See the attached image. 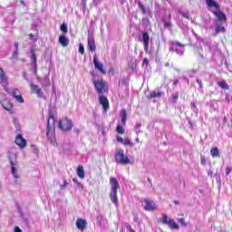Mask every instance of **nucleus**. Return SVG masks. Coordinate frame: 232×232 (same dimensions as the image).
<instances>
[{
  "label": "nucleus",
  "mask_w": 232,
  "mask_h": 232,
  "mask_svg": "<svg viewBox=\"0 0 232 232\" xmlns=\"http://www.w3.org/2000/svg\"><path fill=\"white\" fill-rule=\"evenodd\" d=\"M0 84L4 88L6 93H10V88L8 87V76H6V72L0 67Z\"/></svg>",
  "instance_id": "nucleus-7"
},
{
  "label": "nucleus",
  "mask_w": 232,
  "mask_h": 232,
  "mask_svg": "<svg viewBox=\"0 0 232 232\" xmlns=\"http://www.w3.org/2000/svg\"><path fill=\"white\" fill-rule=\"evenodd\" d=\"M14 126L15 129L19 131L21 130V125H19V123H17V121H14Z\"/></svg>",
  "instance_id": "nucleus-44"
},
{
  "label": "nucleus",
  "mask_w": 232,
  "mask_h": 232,
  "mask_svg": "<svg viewBox=\"0 0 232 232\" xmlns=\"http://www.w3.org/2000/svg\"><path fill=\"white\" fill-rule=\"evenodd\" d=\"M171 99H172V102L174 104H177V101H179V92L172 94Z\"/></svg>",
  "instance_id": "nucleus-31"
},
{
  "label": "nucleus",
  "mask_w": 232,
  "mask_h": 232,
  "mask_svg": "<svg viewBox=\"0 0 232 232\" xmlns=\"http://www.w3.org/2000/svg\"><path fill=\"white\" fill-rule=\"evenodd\" d=\"M128 227H129L130 232H135V230H133V228H131V226L128 225Z\"/></svg>",
  "instance_id": "nucleus-50"
},
{
  "label": "nucleus",
  "mask_w": 232,
  "mask_h": 232,
  "mask_svg": "<svg viewBox=\"0 0 232 232\" xmlns=\"http://www.w3.org/2000/svg\"><path fill=\"white\" fill-rule=\"evenodd\" d=\"M0 104L4 110L9 111V113H13L12 110H14V103L6 99V94L5 92H0Z\"/></svg>",
  "instance_id": "nucleus-4"
},
{
  "label": "nucleus",
  "mask_w": 232,
  "mask_h": 232,
  "mask_svg": "<svg viewBox=\"0 0 232 232\" xmlns=\"http://www.w3.org/2000/svg\"><path fill=\"white\" fill-rule=\"evenodd\" d=\"M60 29L63 34H68V25L65 23L62 24Z\"/></svg>",
  "instance_id": "nucleus-29"
},
{
  "label": "nucleus",
  "mask_w": 232,
  "mask_h": 232,
  "mask_svg": "<svg viewBox=\"0 0 232 232\" xmlns=\"http://www.w3.org/2000/svg\"><path fill=\"white\" fill-rule=\"evenodd\" d=\"M110 184H111V193H110V198L111 200V203L114 204L116 207L119 206V197L117 196V191L121 186L119 185V180H117V178L111 177L110 179Z\"/></svg>",
  "instance_id": "nucleus-2"
},
{
  "label": "nucleus",
  "mask_w": 232,
  "mask_h": 232,
  "mask_svg": "<svg viewBox=\"0 0 232 232\" xmlns=\"http://www.w3.org/2000/svg\"><path fill=\"white\" fill-rule=\"evenodd\" d=\"M10 164L12 175L14 177V179H19V174L17 173V169H15V164L14 163V160H11Z\"/></svg>",
  "instance_id": "nucleus-24"
},
{
  "label": "nucleus",
  "mask_w": 232,
  "mask_h": 232,
  "mask_svg": "<svg viewBox=\"0 0 232 232\" xmlns=\"http://www.w3.org/2000/svg\"><path fill=\"white\" fill-rule=\"evenodd\" d=\"M21 5H24V1L21 0Z\"/></svg>",
  "instance_id": "nucleus-54"
},
{
  "label": "nucleus",
  "mask_w": 232,
  "mask_h": 232,
  "mask_svg": "<svg viewBox=\"0 0 232 232\" xmlns=\"http://www.w3.org/2000/svg\"><path fill=\"white\" fill-rule=\"evenodd\" d=\"M77 175H78L79 179H84V177H85L84 167H82V165H79L78 166V168H77Z\"/></svg>",
  "instance_id": "nucleus-25"
},
{
  "label": "nucleus",
  "mask_w": 232,
  "mask_h": 232,
  "mask_svg": "<svg viewBox=\"0 0 232 232\" xmlns=\"http://www.w3.org/2000/svg\"><path fill=\"white\" fill-rule=\"evenodd\" d=\"M117 141H118V142H121V144H123L124 139H122V137H121V136H118V137H117Z\"/></svg>",
  "instance_id": "nucleus-43"
},
{
  "label": "nucleus",
  "mask_w": 232,
  "mask_h": 232,
  "mask_svg": "<svg viewBox=\"0 0 232 232\" xmlns=\"http://www.w3.org/2000/svg\"><path fill=\"white\" fill-rule=\"evenodd\" d=\"M212 14H214L219 23H226L227 21V16L220 10V7L213 11Z\"/></svg>",
  "instance_id": "nucleus-12"
},
{
  "label": "nucleus",
  "mask_w": 232,
  "mask_h": 232,
  "mask_svg": "<svg viewBox=\"0 0 232 232\" xmlns=\"http://www.w3.org/2000/svg\"><path fill=\"white\" fill-rule=\"evenodd\" d=\"M93 64L96 70L101 72L102 75H106V70H104V64L101 63L97 59V54L93 56Z\"/></svg>",
  "instance_id": "nucleus-14"
},
{
  "label": "nucleus",
  "mask_w": 232,
  "mask_h": 232,
  "mask_svg": "<svg viewBox=\"0 0 232 232\" xmlns=\"http://www.w3.org/2000/svg\"><path fill=\"white\" fill-rule=\"evenodd\" d=\"M161 222L164 224V225H169V219H168V216L166 215H163V217L161 218Z\"/></svg>",
  "instance_id": "nucleus-32"
},
{
  "label": "nucleus",
  "mask_w": 232,
  "mask_h": 232,
  "mask_svg": "<svg viewBox=\"0 0 232 232\" xmlns=\"http://www.w3.org/2000/svg\"><path fill=\"white\" fill-rule=\"evenodd\" d=\"M141 206L145 211H155L157 210V205L153 200L148 199V198H143L141 200Z\"/></svg>",
  "instance_id": "nucleus-8"
},
{
  "label": "nucleus",
  "mask_w": 232,
  "mask_h": 232,
  "mask_svg": "<svg viewBox=\"0 0 232 232\" xmlns=\"http://www.w3.org/2000/svg\"><path fill=\"white\" fill-rule=\"evenodd\" d=\"M136 142H139V138L136 139Z\"/></svg>",
  "instance_id": "nucleus-58"
},
{
  "label": "nucleus",
  "mask_w": 232,
  "mask_h": 232,
  "mask_svg": "<svg viewBox=\"0 0 232 232\" xmlns=\"http://www.w3.org/2000/svg\"><path fill=\"white\" fill-rule=\"evenodd\" d=\"M98 1H101V0H98Z\"/></svg>",
  "instance_id": "nucleus-59"
},
{
  "label": "nucleus",
  "mask_w": 232,
  "mask_h": 232,
  "mask_svg": "<svg viewBox=\"0 0 232 232\" xmlns=\"http://www.w3.org/2000/svg\"><path fill=\"white\" fill-rule=\"evenodd\" d=\"M68 187V181L66 179H63V184L60 186L61 189H66Z\"/></svg>",
  "instance_id": "nucleus-35"
},
{
  "label": "nucleus",
  "mask_w": 232,
  "mask_h": 232,
  "mask_svg": "<svg viewBox=\"0 0 232 232\" xmlns=\"http://www.w3.org/2000/svg\"><path fill=\"white\" fill-rule=\"evenodd\" d=\"M116 164H121L123 166H128V164H130V158L128 156L124 155V150L119 149L116 151V154L114 156Z\"/></svg>",
  "instance_id": "nucleus-3"
},
{
  "label": "nucleus",
  "mask_w": 232,
  "mask_h": 232,
  "mask_svg": "<svg viewBox=\"0 0 232 232\" xmlns=\"http://www.w3.org/2000/svg\"><path fill=\"white\" fill-rule=\"evenodd\" d=\"M29 39H31V40L34 39V34H29Z\"/></svg>",
  "instance_id": "nucleus-51"
},
{
  "label": "nucleus",
  "mask_w": 232,
  "mask_h": 232,
  "mask_svg": "<svg viewBox=\"0 0 232 232\" xmlns=\"http://www.w3.org/2000/svg\"><path fill=\"white\" fill-rule=\"evenodd\" d=\"M46 135L51 144L55 146V144H57V140L55 139V117L53 116V112L49 113L46 126Z\"/></svg>",
  "instance_id": "nucleus-1"
},
{
  "label": "nucleus",
  "mask_w": 232,
  "mask_h": 232,
  "mask_svg": "<svg viewBox=\"0 0 232 232\" xmlns=\"http://www.w3.org/2000/svg\"><path fill=\"white\" fill-rule=\"evenodd\" d=\"M86 226H88V221L84 218H77L76 220V227L80 231H84L86 229Z\"/></svg>",
  "instance_id": "nucleus-17"
},
{
  "label": "nucleus",
  "mask_w": 232,
  "mask_h": 232,
  "mask_svg": "<svg viewBox=\"0 0 232 232\" xmlns=\"http://www.w3.org/2000/svg\"><path fill=\"white\" fill-rule=\"evenodd\" d=\"M123 144L124 146H131V140H130L129 138H125Z\"/></svg>",
  "instance_id": "nucleus-34"
},
{
  "label": "nucleus",
  "mask_w": 232,
  "mask_h": 232,
  "mask_svg": "<svg viewBox=\"0 0 232 232\" xmlns=\"http://www.w3.org/2000/svg\"><path fill=\"white\" fill-rule=\"evenodd\" d=\"M169 19H171V14H169Z\"/></svg>",
  "instance_id": "nucleus-57"
},
{
  "label": "nucleus",
  "mask_w": 232,
  "mask_h": 232,
  "mask_svg": "<svg viewBox=\"0 0 232 232\" xmlns=\"http://www.w3.org/2000/svg\"><path fill=\"white\" fill-rule=\"evenodd\" d=\"M218 86H219L223 90H229V86L227 85V83L225 81L218 82Z\"/></svg>",
  "instance_id": "nucleus-28"
},
{
  "label": "nucleus",
  "mask_w": 232,
  "mask_h": 232,
  "mask_svg": "<svg viewBox=\"0 0 232 232\" xmlns=\"http://www.w3.org/2000/svg\"><path fill=\"white\" fill-rule=\"evenodd\" d=\"M99 102L103 108V111L110 110V100L104 94L99 95Z\"/></svg>",
  "instance_id": "nucleus-11"
},
{
  "label": "nucleus",
  "mask_w": 232,
  "mask_h": 232,
  "mask_svg": "<svg viewBox=\"0 0 232 232\" xmlns=\"http://www.w3.org/2000/svg\"><path fill=\"white\" fill-rule=\"evenodd\" d=\"M14 46H15V49H16V50H19V43H17V42L14 43Z\"/></svg>",
  "instance_id": "nucleus-48"
},
{
  "label": "nucleus",
  "mask_w": 232,
  "mask_h": 232,
  "mask_svg": "<svg viewBox=\"0 0 232 232\" xmlns=\"http://www.w3.org/2000/svg\"><path fill=\"white\" fill-rule=\"evenodd\" d=\"M171 44L172 47L169 50H174L178 55H184V44H182L180 42H172Z\"/></svg>",
  "instance_id": "nucleus-10"
},
{
  "label": "nucleus",
  "mask_w": 232,
  "mask_h": 232,
  "mask_svg": "<svg viewBox=\"0 0 232 232\" xmlns=\"http://www.w3.org/2000/svg\"><path fill=\"white\" fill-rule=\"evenodd\" d=\"M30 89L33 93H35V95H37V97H39V99L44 98V92H43V89H41L38 85L31 83Z\"/></svg>",
  "instance_id": "nucleus-13"
},
{
  "label": "nucleus",
  "mask_w": 232,
  "mask_h": 232,
  "mask_svg": "<svg viewBox=\"0 0 232 232\" xmlns=\"http://www.w3.org/2000/svg\"><path fill=\"white\" fill-rule=\"evenodd\" d=\"M165 66H169V63H165Z\"/></svg>",
  "instance_id": "nucleus-56"
},
{
  "label": "nucleus",
  "mask_w": 232,
  "mask_h": 232,
  "mask_svg": "<svg viewBox=\"0 0 232 232\" xmlns=\"http://www.w3.org/2000/svg\"><path fill=\"white\" fill-rule=\"evenodd\" d=\"M179 224H181V226L186 227L187 224H186V220L184 219V218H179Z\"/></svg>",
  "instance_id": "nucleus-37"
},
{
  "label": "nucleus",
  "mask_w": 232,
  "mask_h": 232,
  "mask_svg": "<svg viewBox=\"0 0 232 232\" xmlns=\"http://www.w3.org/2000/svg\"><path fill=\"white\" fill-rule=\"evenodd\" d=\"M121 119H127V112L125 109L121 110Z\"/></svg>",
  "instance_id": "nucleus-38"
},
{
  "label": "nucleus",
  "mask_w": 232,
  "mask_h": 232,
  "mask_svg": "<svg viewBox=\"0 0 232 232\" xmlns=\"http://www.w3.org/2000/svg\"><path fill=\"white\" fill-rule=\"evenodd\" d=\"M172 84H173L174 86H177V84H179V79L175 80V81L172 82Z\"/></svg>",
  "instance_id": "nucleus-47"
},
{
  "label": "nucleus",
  "mask_w": 232,
  "mask_h": 232,
  "mask_svg": "<svg viewBox=\"0 0 232 232\" xmlns=\"http://www.w3.org/2000/svg\"><path fill=\"white\" fill-rule=\"evenodd\" d=\"M93 85H94V88H95L98 95H103L105 93V92H108V87H106L107 83L102 79L95 80L93 82Z\"/></svg>",
  "instance_id": "nucleus-5"
},
{
  "label": "nucleus",
  "mask_w": 232,
  "mask_h": 232,
  "mask_svg": "<svg viewBox=\"0 0 232 232\" xmlns=\"http://www.w3.org/2000/svg\"><path fill=\"white\" fill-rule=\"evenodd\" d=\"M114 72H115V69H113V68H111V69L109 70V73H114Z\"/></svg>",
  "instance_id": "nucleus-49"
},
{
  "label": "nucleus",
  "mask_w": 232,
  "mask_h": 232,
  "mask_svg": "<svg viewBox=\"0 0 232 232\" xmlns=\"http://www.w3.org/2000/svg\"><path fill=\"white\" fill-rule=\"evenodd\" d=\"M206 5L208 8H215L216 10H220V5L215 0H206Z\"/></svg>",
  "instance_id": "nucleus-18"
},
{
  "label": "nucleus",
  "mask_w": 232,
  "mask_h": 232,
  "mask_svg": "<svg viewBox=\"0 0 232 232\" xmlns=\"http://www.w3.org/2000/svg\"><path fill=\"white\" fill-rule=\"evenodd\" d=\"M218 34H226V27L222 25L221 22L217 24L216 29H215V34L218 35Z\"/></svg>",
  "instance_id": "nucleus-21"
},
{
  "label": "nucleus",
  "mask_w": 232,
  "mask_h": 232,
  "mask_svg": "<svg viewBox=\"0 0 232 232\" xmlns=\"http://www.w3.org/2000/svg\"><path fill=\"white\" fill-rule=\"evenodd\" d=\"M72 181L75 183V184H77L79 181L77 180V179H72Z\"/></svg>",
  "instance_id": "nucleus-52"
},
{
  "label": "nucleus",
  "mask_w": 232,
  "mask_h": 232,
  "mask_svg": "<svg viewBox=\"0 0 232 232\" xmlns=\"http://www.w3.org/2000/svg\"><path fill=\"white\" fill-rule=\"evenodd\" d=\"M139 6H140L142 14H146V7H144V5L140 3H139Z\"/></svg>",
  "instance_id": "nucleus-39"
},
{
  "label": "nucleus",
  "mask_w": 232,
  "mask_h": 232,
  "mask_svg": "<svg viewBox=\"0 0 232 232\" xmlns=\"http://www.w3.org/2000/svg\"><path fill=\"white\" fill-rule=\"evenodd\" d=\"M8 95H12L16 102H20V104L24 103V99L23 98V94L21 93V91L17 88H13L11 91L9 89V92H7Z\"/></svg>",
  "instance_id": "nucleus-9"
},
{
  "label": "nucleus",
  "mask_w": 232,
  "mask_h": 232,
  "mask_svg": "<svg viewBox=\"0 0 232 232\" xmlns=\"http://www.w3.org/2000/svg\"><path fill=\"white\" fill-rule=\"evenodd\" d=\"M79 53L82 55H84V46L82 44H80V45H79Z\"/></svg>",
  "instance_id": "nucleus-36"
},
{
  "label": "nucleus",
  "mask_w": 232,
  "mask_h": 232,
  "mask_svg": "<svg viewBox=\"0 0 232 232\" xmlns=\"http://www.w3.org/2000/svg\"><path fill=\"white\" fill-rule=\"evenodd\" d=\"M14 232H23L19 227H14Z\"/></svg>",
  "instance_id": "nucleus-46"
},
{
  "label": "nucleus",
  "mask_w": 232,
  "mask_h": 232,
  "mask_svg": "<svg viewBox=\"0 0 232 232\" xmlns=\"http://www.w3.org/2000/svg\"><path fill=\"white\" fill-rule=\"evenodd\" d=\"M88 48L90 52H95L97 50V46L95 45V39L92 37H88Z\"/></svg>",
  "instance_id": "nucleus-20"
},
{
  "label": "nucleus",
  "mask_w": 232,
  "mask_h": 232,
  "mask_svg": "<svg viewBox=\"0 0 232 232\" xmlns=\"http://www.w3.org/2000/svg\"><path fill=\"white\" fill-rule=\"evenodd\" d=\"M58 128L64 132L70 131L72 130V128H73V123L72 122V120L68 118H63L58 121Z\"/></svg>",
  "instance_id": "nucleus-6"
},
{
  "label": "nucleus",
  "mask_w": 232,
  "mask_h": 232,
  "mask_svg": "<svg viewBox=\"0 0 232 232\" xmlns=\"http://www.w3.org/2000/svg\"><path fill=\"white\" fill-rule=\"evenodd\" d=\"M59 43L63 48H66V46H68V44H70V40L68 38H66V36L64 34H61L59 36Z\"/></svg>",
  "instance_id": "nucleus-19"
},
{
  "label": "nucleus",
  "mask_w": 232,
  "mask_h": 232,
  "mask_svg": "<svg viewBox=\"0 0 232 232\" xmlns=\"http://www.w3.org/2000/svg\"><path fill=\"white\" fill-rule=\"evenodd\" d=\"M126 121H127V118H121L122 126H126Z\"/></svg>",
  "instance_id": "nucleus-45"
},
{
  "label": "nucleus",
  "mask_w": 232,
  "mask_h": 232,
  "mask_svg": "<svg viewBox=\"0 0 232 232\" xmlns=\"http://www.w3.org/2000/svg\"><path fill=\"white\" fill-rule=\"evenodd\" d=\"M14 142H15V145L20 147L21 149H24L26 148V140H24V138H23V134H18L16 137H15V140H14Z\"/></svg>",
  "instance_id": "nucleus-15"
},
{
  "label": "nucleus",
  "mask_w": 232,
  "mask_h": 232,
  "mask_svg": "<svg viewBox=\"0 0 232 232\" xmlns=\"http://www.w3.org/2000/svg\"><path fill=\"white\" fill-rule=\"evenodd\" d=\"M231 171H232V168L231 167H227L226 168V175L227 176L229 175V173H231Z\"/></svg>",
  "instance_id": "nucleus-41"
},
{
  "label": "nucleus",
  "mask_w": 232,
  "mask_h": 232,
  "mask_svg": "<svg viewBox=\"0 0 232 232\" xmlns=\"http://www.w3.org/2000/svg\"><path fill=\"white\" fill-rule=\"evenodd\" d=\"M163 23H164V28H169V30L171 29V21L163 20Z\"/></svg>",
  "instance_id": "nucleus-33"
},
{
  "label": "nucleus",
  "mask_w": 232,
  "mask_h": 232,
  "mask_svg": "<svg viewBox=\"0 0 232 232\" xmlns=\"http://www.w3.org/2000/svg\"><path fill=\"white\" fill-rule=\"evenodd\" d=\"M116 131L117 133H119L120 135H124V128H122V126L118 125L116 127Z\"/></svg>",
  "instance_id": "nucleus-30"
},
{
  "label": "nucleus",
  "mask_w": 232,
  "mask_h": 232,
  "mask_svg": "<svg viewBox=\"0 0 232 232\" xmlns=\"http://www.w3.org/2000/svg\"><path fill=\"white\" fill-rule=\"evenodd\" d=\"M168 226L170 229H179V225L175 222L173 218H169Z\"/></svg>",
  "instance_id": "nucleus-26"
},
{
  "label": "nucleus",
  "mask_w": 232,
  "mask_h": 232,
  "mask_svg": "<svg viewBox=\"0 0 232 232\" xmlns=\"http://www.w3.org/2000/svg\"><path fill=\"white\" fill-rule=\"evenodd\" d=\"M174 204L179 205V201L175 200V201H174Z\"/></svg>",
  "instance_id": "nucleus-53"
},
{
  "label": "nucleus",
  "mask_w": 232,
  "mask_h": 232,
  "mask_svg": "<svg viewBox=\"0 0 232 232\" xmlns=\"http://www.w3.org/2000/svg\"><path fill=\"white\" fill-rule=\"evenodd\" d=\"M226 121H227V118L225 117V118H224V122H226Z\"/></svg>",
  "instance_id": "nucleus-55"
},
{
  "label": "nucleus",
  "mask_w": 232,
  "mask_h": 232,
  "mask_svg": "<svg viewBox=\"0 0 232 232\" xmlns=\"http://www.w3.org/2000/svg\"><path fill=\"white\" fill-rule=\"evenodd\" d=\"M163 93L157 91H152L150 92V94L147 96V99H157L162 97Z\"/></svg>",
  "instance_id": "nucleus-22"
},
{
  "label": "nucleus",
  "mask_w": 232,
  "mask_h": 232,
  "mask_svg": "<svg viewBox=\"0 0 232 232\" xmlns=\"http://www.w3.org/2000/svg\"><path fill=\"white\" fill-rule=\"evenodd\" d=\"M210 155L215 158V157H220V151H218V147H213L210 150Z\"/></svg>",
  "instance_id": "nucleus-27"
},
{
  "label": "nucleus",
  "mask_w": 232,
  "mask_h": 232,
  "mask_svg": "<svg viewBox=\"0 0 232 232\" xmlns=\"http://www.w3.org/2000/svg\"><path fill=\"white\" fill-rule=\"evenodd\" d=\"M142 64H145L146 66H148V64H150V60L148 58H144Z\"/></svg>",
  "instance_id": "nucleus-42"
},
{
  "label": "nucleus",
  "mask_w": 232,
  "mask_h": 232,
  "mask_svg": "<svg viewBox=\"0 0 232 232\" xmlns=\"http://www.w3.org/2000/svg\"><path fill=\"white\" fill-rule=\"evenodd\" d=\"M142 39L145 53H148V52L150 51V34H148V32L142 33Z\"/></svg>",
  "instance_id": "nucleus-16"
},
{
  "label": "nucleus",
  "mask_w": 232,
  "mask_h": 232,
  "mask_svg": "<svg viewBox=\"0 0 232 232\" xmlns=\"http://www.w3.org/2000/svg\"><path fill=\"white\" fill-rule=\"evenodd\" d=\"M31 61L34 65L35 72H37V55L35 54V51L34 49L31 50Z\"/></svg>",
  "instance_id": "nucleus-23"
},
{
  "label": "nucleus",
  "mask_w": 232,
  "mask_h": 232,
  "mask_svg": "<svg viewBox=\"0 0 232 232\" xmlns=\"http://www.w3.org/2000/svg\"><path fill=\"white\" fill-rule=\"evenodd\" d=\"M200 159H201V164L203 166L206 165V162H207L206 156H201Z\"/></svg>",
  "instance_id": "nucleus-40"
}]
</instances>
